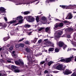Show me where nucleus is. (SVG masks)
I'll list each match as a JSON object with an SVG mask.
<instances>
[{
	"label": "nucleus",
	"mask_w": 76,
	"mask_h": 76,
	"mask_svg": "<svg viewBox=\"0 0 76 76\" xmlns=\"http://www.w3.org/2000/svg\"><path fill=\"white\" fill-rule=\"evenodd\" d=\"M62 34H63V31L59 30L56 31V33L55 34V39H57L60 37V36L59 35H61Z\"/></svg>",
	"instance_id": "1"
},
{
	"label": "nucleus",
	"mask_w": 76,
	"mask_h": 76,
	"mask_svg": "<svg viewBox=\"0 0 76 76\" xmlns=\"http://www.w3.org/2000/svg\"><path fill=\"white\" fill-rule=\"evenodd\" d=\"M43 43L45 45H48V44H50V47H54V44H53L50 41H48V39H46L44 40L43 41Z\"/></svg>",
	"instance_id": "2"
},
{
	"label": "nucleus",
	"mask_w": 76,
	"mask_h": 76,
	"mask_svg": "<svg viewBox=\"0 0 76 76\" xmlns=\"http://www.w3.org/2000/svg\"><path fill=\"white\" fill-rule=\"evenodd\" d=\"M56 69L57 70H64L65 69L64 67L63 68V66L60 64L56 66Z\"/></svg>",
	"instance_id": "3"
},
{
	"label": "nucleus",
	"mask_w": 76,
	"mask_h": 76,
	"mask_svg": "<svg viewBox=\"0 0 76 76\" xmlns=\"http://www.w3.org/2000/svg\"><path fill=\"white\" fill-rule=\"evenodd\" d=\"M73 59H74V57L72 56L70 58L65 59V62L66 63H69V62L71 61L72 60H73Z\"/></svg>",
	"instance_id": "4"
},
{
	"label": "nucleus",
	"mask_w": 76,
	"mask_h": 76,
	"mask_svg": "<svg viewBox=\"0 0 76 76\" xmlns=\"http://www.w3.org/2000/svg\"><path fill=\"white\" fill-rule=\"evenodd\" d=\"M73 16L72 13H69L68 14L67 16L65 18V19H72V18H73Z\"/></svg>",
	"instance_id": "5"
},
{
	"label": "nucleus",
	"mask_w": 76,
	"mask_h": 76,
	"mask_svg": "<svg viewBox=\"0 0 76 76\" xmlns=\"http://www.w3.org/2000/svg\"><path fill=\"white\" fill-rule=\"evenodd\" d=\"M56 20L58 21V22H63V23H64L65 24H66V25H69L70 24V23L69 22L67 21H63V20H60L58 19Z\"/></svg>",
	"instance_id": "6"
},
{
	"label": "nucleus",
	"mask_w": 76,
	"mask_h": 76,
	"mask_svg": "<svg viewBox=\"0 0 76 76\" xmlns=\"http://www.w3.org/2000/svg\"><path fill=\"white\" fill-rule=\"evenodd\" d=\"M41 21L42 23H43V24L46 23L47 24L48 23V24H49V23H48V21H47V20L42 19L41 20Z\"/></svg>",
	"instance_id": "7"
},
{
	"label": "nucleus",
	"mask_w": 76,
	"mask_h": 76,
	"mask_svg": "<svg viewBox=\"0 0 76 76\" xmlns=\"http://www.w3.org/2000/svg\"><path fill=\"white\" fill-rule=\"evenodd\" d=\"M14 72L15 73H19L20 72V70L19 69V67L17 66H16L15 69H14Z\"/></svg>",
	"instance_id": "8"
},
{
	"label": "nucleus",
	"mask_w": 76,
	"mask_h": 76,
	"mask_svg": "<svg viewBox=\"0 0 76 76\" xmlns=\"http://www.w3.org/2000/svg\"><path fill=\"white\" fill-rule=\"evenodd\" d=\"M24 19H35V18L31 16H29L27 17H25Z\"/></svg>",
	"instance_id": "9"
},
{
	"label": "nucleus",
	"mask_w": 76,
	"mask_h": 76,
	"mask_svg": "<svg viewBox=\"0 0 76 76\" xmlns=\"http://www.w3.org/2000/svg\"><path fill=\"white\" fill-rule=\"evenodd\" d=\"M64 43L63 42H59L58 43V45L59 47H62L64 45Z\"/></svg>",
	"instance_id": "10"
},
{
	"label": "nucleus",
	"mask_w": 76,
	"mask_h": 76,
	"mask_svg": "<svg viewBox=\"0 0 76 76\" xmlns=\"http://www.w3.org/2000/svg\"><path fill=\"white\" fill-rule=\"evenodd\" d=\"M15 63L16 64H24L23 62L21 61H20V62L16 61H15Z\"/></svg>",
	"instance_id": "11"
},
{
	"label": "nucleus",
	"mask_w": 76,
	"mask_h": 76,
	"mask_svg": "<svg viewBox=\"0 0 76 76\" xmlns=\"http://www.w3.org/2000/svg\"><path fill=\"white\" fill-rule=\"evenodd\" d=\"M63 73L64 75H69L71 73V72L69 70L66 69L65 72H63Z\"/></svg>",
	"instance_id": "12"
},
{
	"label": "nucleus",
	"mask_w": 76,
	"mask_h": 76,
	"mask_svg": "<svg viewBox=\"0 0 76 76\" xmlns=\"http://www.w3.org/2000/svg\"><path fill=\"white\" fill-rule=\"evenodd\" d=\"M1 73H0V76H1L2 75H4L5 76H7V74H6V72H5L4 71H1Z\"/></svg>",
	"instance_id": "13"
},
{
	"label": "nucleus",
	"mask_w": 76,
	"mask_h": 76,
	"mask_svg": "<svg viewBox=\"0 0 76 76\" xmlns=\"http://www.w3.org/2000/svg\"><path fill=\"white\" fill-rule=\"evenodd\" d=\"M23 19V17L21 16H20L17 18H13L12 19Z\"/></svg>",
	"instance_id": "14"
},
{
	"label": "nucleus",
	"mask_w": 76,
	"mask_h": 76,
	"mask_svg": "<svg viewBox=\"0 0 76 76\" xmlns=\"http://www.w3.org/2000/svg\"><path fill=\"white\" fill-rule=\"evenodd\" d=\"M10 34L11 35H16V31H12L11 33H10Z\"/></svg>",
	"instance_id": "15"
},
{
	"label": "nucleus",
	"mask_w": 76,
	"mask_h": 76,
	"mask_svg": "<svg viewBox=\"0 0 76 76\" xmlns=\"http://www.w3.org/2000/svg\"><path fill=\"white\" fill-rule=\"evenodd\" d=\"M60 7H61L62 8H63L64 9H68V7L66 5H60Z\"/></svg>",
	"instance_id": "16"
},
{
	"label": "nucleus",
	"mask_w": 76,
	"mask_h": 76,
	"mask_svg": "<svg viewBox=\"0 0 76 76\" xmlns=\"http://www.w3.org/2000/svg\"><path fill=\"white\" fill-rule=\"evenodd\" d=\"M59 27L58 23H56L54 25V27L53 29L56 30V28H57V27Z\"/></svg>",
	"instance_id": "17"
},
{
	"label": "nucleus",
	"mask_w": 76,
	"mask_h": 76,
	"mask_svg": "<svg viewBox=\"0 0 76 76\" xmlns=\"http://www.w3.org/2000/svg\"><path fill=\"white\" fill-rule=\"evenodd\" d=\"M50 27H46L45 29V32H48H48L49 31H50Z\"/></svg>",
	"instance_id": "18"
},
{
	"label": "nucleus",
	"mask_w": 76,
	"mask_h": 76,
	"mask_svg": "<svg viewBox=\"0 0 76 76\" xmlns=\"http://www.w3.org/2000/svg\"><path fill=\"white\" fill-rule=\"evenodd\" d=\"M66 30L69 32H72L73 31V29L70 28H67Z\"/></svg>",
	"instance_id": "19"
},
{
	"label": "nucleus",
	"mask_w": 76,
	"mask_h": 76,
	"mask_svg": "<svg viewBox=\"0 0 76 76\" xmlns=\"http://www.w3.org/2000/svg\"><path fill=\"white\" fill-rule=\"evenodd\" d=\"M53 63H54V62L52 61H51L48 62V65L49 66H51V65L52 64H53Z\"/></svg>",
	"instance_id": "20"
},
{
	"label": "nucleus",
	"mask_w": 76,
	"mask_h": 76,
	"mask_svg": "<svg viewBox=\"0 0 76 76\" xmlns=\"http://www.w3.org/2000/svg\"><path fill=\"white\" fill-rule=\"evenodd\" d=\"M0 11H1L2 12H4L5 11V9H4V8L2 7H0Z\"/></svg>",
	"instance_id": "21"
},
{
	"label": "nucleus",
	"mask_w": 76,
	"mask_h": 76,
	"mask_svg": "<svg viewBox=\"0 0 76 76\" xmlns=\"http://www.w3.org/2000/svg\"><path fill=\"white\" fill-rule=\"evenodd\" d=\"M8 23L10 24H13V23H16V20H11L10 22H9Z\"/></svg>",
	"instance_id": "22"
},
{
	"label": "nucleus",
	"mask_w": 76,
	"mask_h": 76,
	"mask_svg": "<svg viewBox=\"0 0 76 76\" xmlns=\"http://www.w3.org/2000/svg\"><path fill=\"white\" fill-rule=\"evenodd\" d=\"M68 7H69L70 8V9H72L73 7H74V6H75V7H76V5H69L68 6H67Z\"/></svg>",
	"instance_id": "23"
},
{
	"label": "nucleus",
	"mask_w": 76,
	"mask_h": 76,
	"mask_svg": "<svg viewBox=\"0 0 76 76\" xmlns=\"http://www.w3.org/2000/svg\"><path fill=\"white\" fill-rule=\"evenodd\" d=\"M26 20L29 22H33L35 21L34 19H27Z\"/></svg>",
	"instance_id": "24"
},
{
	"label": "nucleus",
	"mask_w": 76,
	"mask_h": 76,
	"mask_svg": "<svg viewBox=\"0 0 76 76\" xmlns=\"http://www.w3.org/2000/svg\"><path fill=\"white\" fill-rule=\"evenodd\" d=\"M59 27H62L64 25V24L63 23H58Z\"/></svg>",
	"instance_id": "25"
},
{
	"label": "nucleus",
	"mask_w": 76,
	"mask_h": 76,
	"mask_svg": "<svg viewBox=\"0 0 76 76\" xmlns=\"http://www.w3.org/2000/svg\"><path fill=\"white\" fill-rule=\"evenodd\" d=\"M21 13H23L24 15H28V14H29L30 13V12L29 11H26L24 12L23 13L22 12H21Z\"/></svg>",
	"instance_id": "26"
},
{
	"label": "nucleus",
	"mask_w": 76,
	"mask_h": 76,
	"mask_svg": "<svg viewBox=\"0 0 76 76\" xmlns=\"http://www.w3.org/2000/svg\"><path fill=\"white\" fill-rule=\"evenodd\" d=\"M24 27H25V28H30V27H31V25H29V24H25L24 26Z\"/></svg>",
	"instance_id": "27"
},
{
	"label": "nucleus",
	"mask_w": 76,
	"mask_h": 76,
	"mask_svg": "<svg viewBox=\"0 0 76 76\" xmlns=\"http://www.w3.org/2000/svg\"><path fill=\"white\" fill-rule=\"evenodd\" d=\"M9 38H10L9 36H8V37H6L4 38L3 39L4 41H7V39H8Z\"/></svg>",
	"instance_id": "28"
},
{
	"label": "nucleus",
	"mask_w": 76,
	"mask_h": 76,
	"mask_svg": "<svg viewBox=\"0 0 76 76\" xmlns=\"http://www.w3.org/2000/svg\"><path fill=\"white\" fill-rule=\"evenodd\" d=\"M54 48H49V51H54Z\"/></svg>",
	"instance_id": "29"
},
{
	"label": "nucleus",
	"mask_w": 76,
	"mask_h": 76,
	"mask_svg": "<svg viewBox=\"0 0 76 76\" xmlns=\"http://www.w3.org/2000/svg\"><path fill=\"white\" fill-rule=\"evenodd\" d=\"M50 1L51 2H53V1H55V0H46V2L48 3Z\"/></svg>",
	"instance_id": "30"
},
{
	"label": "nucleus",
	"mask_w": 76,
	"mask_h": 76,
	"mask_svg": "<svg viewBox=\"0 0 76 76\" xmlns=\"http://www.w3.org/2000/svg\"><path fill=\"white\" fill-rule=\"evenodd\" d=\"M14 48V46H13V45H12L10 46V48H9V50H12Z\"/></svg>",
	"instance_id": "31"
},
{
	"label": "nucleus",
	"mask_w": 76,
	"mask_h": 76,
	"mask_svg": "<svg viewBox=\"0 0 76 76\" xmlns=\"http://www.w3.org/2000/svg\"><path fill=\"white\" fill-rule=\"evenodd\" d=\"M23 22V19H20L18 21L19 23H22Z\"/></svg>",
	"instance_id": "32"
},
{
	"label": "nucleus",
	"mask_w": 76,
	"mask_h": 76,
	"mask_svg": "<svg viewBox=\"0 0 76 76\" xmlns=\"http://www.w3.org/2000/svg\"><path fill=\"white\" fill-rule=\"evenodd\" d=\"M16 66L14 65H12L11 66V68L13 70H15V69H16Z\"/></svg>",
	"instance_id": "33"
},
{
	"label": "nucleus",
	"mask_w": 76,
	"mask_h": 76,
	"mask_svg": "<svg viewBox=\"0 0 76 76\" xmlns=\"http://www.w3.org/2000/svg\"><path fill=\"white\" fill-rule=\"evenodd\" d=\"M31 50L28 48H27L26 49V52L27 53H29L30 51Z\"/></svg>",
	"instance_id": "34"
},
{
	"label": "nucleus",
	"mask_w": 76,
	"mask_h": 76,
	"mask_svg": "<svg viewBox=\"0 0 76 76\" xmlns=\"http://www.w3.org/2000/svg\"><path fill=\"white\" fill-rule=\"evenodd\" d=\"M63 49L64 50L66 48V47H67V45L64 44V45H63Z\"/></svg>",
	"instance_id": "35"
},
{
	"label": "nucleus",
	"mask_w": 76,
	"mask_h": 76,
	"mask_svg": "<svg viewBox=\"0 0 76 76\" xmlns=\"http://www.w3.org/2000/svg\"><path fill=\"white\" fill-rule=\"evenodd\" d=\"M45 29V28L41 27L40 29H38L37 31H42V29Z\"/></svg>",
	"instance_id": "36"
},
{
	"label": "nucleus",
	"mask_w": 76,
	"mask_h": 76,
	"mask_svg": "<svg viewBox=\"0 0 76 76\" xmlns=\"http://www.w3.org/2000/svg\"><path fill=\"white\" fill-rule=\"evenodd\" d=\"M27 57L29 61L30 60H31V57L30 56H27Z\"/></svg>",
	"instance_id": "37"
},
{
	"label": "nucleus",
	"mask_w": 76,
	"mask_h": 76,
	"mask_svg": "<svg viewBox=\"0 0 76 76\" xmlns=\"http://www.w3.org/2000/svg\"><path fill=\"white\" fill-rule=\"evenodd\" d=\"M4 48H6V47H4L2 48H0V51L1 50H2V51H4Z\"/></svg>",
	"instance_id": "38"
},
{
	"label": "nucleus",
	"mask_w": 76,
	"mask_h": 76,
	"mask_svg": "<svg viewBox=\"0 0 76 76\" xmlns=\"http://www.w3.org/2000/svg\"><path fill=\"white\" fill-rule=\"evenodd\" d=\"M25 39V38H23L22 39H20L19 40V42H21V41H23V40H24V39Z\"/></svg>",
	"instance_id": "39"
},
{
	"label": "nucleus",
	"mask_w": 76,
	"mask_h": 76,
	"mask_svg": "<svg viewBox=\"0 0 76 76\" xmlns=\"http://www.w3.org/2000/svg\"><path fill=\"white\" fill-rule=\"evenodd\" d=\"M55 51L56 53H58L59 51V50L58 48H56L55 50Z\"/></svg>",
	"instance_id": "40"
},
{
	"label": "nucleus",
	"mask_w": 76,
	"mask_h": 76,
	"mask_svg": "<svg viewBox=\"0 0 76 76\" xmlns=\"http://www.w3.org/2000/svg\"><path fill=\"white\" fill-rule=\"evenodd\" d=\"M20 46V45H19L18 44H17L15 45V47H16V48H18Z\"/></svg>",
	"instance_id": "41"
},
{
	"label": "nucleus",
	"mask_w": 76,
	"mask_h": 76,
	"mask_svg": "<svg viewBox=\"0 0 76 76\" xmlns=\"http://www.w3.org/2000/svg\"><path fill=\"white\" fill-rule=\"evenodd\" d=\"M12 56L13 57H14V58H16L17 56H16V54L13 55Z\"/></svg>",
	"instance_id": "42"
},
{
	"label": "nucleus",
	"mask_w": 76,
	"mask_h": 76,
	"mask_svg": "<svg viewBox=\"0 0 76 76\" xmlns=\"http://www.w3.org/2000/svg\"><path fill=\"white\" fill-rule=\"evenodd\" d=\"M15 54H16V51H13L12 55Z\"/></svg>",
	"instance_id": "43"
},
{
	"label": "nucleus",
	"mask_w": 76,
	"mask_h": 76,
	"mask_svg": "<svg viewBox=\"0 0 76 76\" xmlns=\"http://www.w3.org/2000/svg\"><path fill=\"white\" fill-rule=\"evenodd\" d=\"M20 46L21 47H24V44H20Z\"/></svg>",
	"instance_id": "44"
},
{
	"label": "nucleus",
	"mask_w": 76,
	"mask_h": 76,
	"mask_svg": "<svg viewBox=\"0 0 76 76\" xmlns=\"http://www.w3.org/2000/svg\"><path fill=\"white\" fill-rule=\"evenodd\" d=\"M23 3L22 2H20V3H18L17 4H16V5H20V4H22Z\"/></svg>",
	"instance_id": "45"
},
{
	"label": "nucleus",
	"mask_w": 76,
	"mask_h": 76,
	"mask_svg": "<svg viewBox=\"0 0 76 76\" xmlns=\"http://www.w3.org/2000/svg\"><path fill=\"white\" fill-rule=\"evenodd\" d=\"M35 17L36 18V19H39V16H36Z\"/></svg>",
	"instance_id": "46"
},
{
	"label": "nucleus",
	"mask_w": 76,
	"mask_h": 76,
	"mask_svg": "<svg viewBox=\"0 0 76 76\" xmlns=\"http://www.w3.org/2000/svg\"><path fill=\"white\" fill-rule=\"evenodd\" d=\"M42 19H47V18L43 16L42 17Z\"/></svg>",
	"instance_id": "47"
},
{
	"label": "nucleus",
	"mask_w": 76,
	"mask_h": 76,
	"mask_svg": "<svg viewBox=\"0 0 76 76\" xmlns=\"http://www.w3.org/2000/svg\"><path fill=\"white\" fill-rule=\"evenodd\" d=\"M71 76H76V73L74 72L71 75Z\"/></svg>",
	"instance_id": "48"
},
{
	"label": "nucleus",
	"mask_w": 76,
	"mask_h": 76,
	"mask_svg": "<svg viewBox=\"0 0 76 76\" xmlns=\"http://www.w3.org/2000/svg\"><path fill=\"white\" fill-rule=\"evenodd\" d=\"M25 44H29V41H26L25 42Z\"/></svg>",
	"instance_id": "49"
},
{
	"label": "nucleus",
	"mask_w": 76,
	"mask_h": 76,
	"mask_svg": "<svg viewBox=\"0 0 76 76\" xmlns=\"http://www.w3.org/2000/svg\"><path fill=\"white\" fill-rule=\"evenodd\" d=\"M44 73L45 74L48 73V71L47 70H45L44 72Z\"/></svg>",
	"instance_id": "50"
},
{
	"label": "nucleus",
	"mask_w": 76,
	"mask_h": 76,
	"mask_svg": "<svg viewBox=\"0 0 76 76\" xmlns=\"http://www.w3.org/2000/svg\"><path fill=\"white\" fill-rule=\"evenodd\" d=\"M61 61H65V62H66V59H61Z\"/></svg>",
	"instance_id": "51"
},
{
	"label": "nucleus",
	"mask_w": 76,
	"mask_h": 76,
	"mask_svg": "<svg viewBox=\"0 0 76 76\" xmlns=\"http://www.w3.org/2000/svg\"><path fill=\"white\" fill-rule=\"evenodd\" d=\"M7 63H11V61L8 60L7 61Z\"/></svg>",
	"instance_id": "52"
},
{
	"label": "nucleus",
	"mask_w": 76,
	"mask_h": 76,
	"mask_svg": "<svg viewBox=\"0 0 76 76\" xmlns=\"http://www.w3.org/2000/svg\"><path fill=\"white\" fill-rule=\"evenodd\" d=\"M32 31H30L28 33V35H31V34H32Z\"/></svg>",
	"instance_id": "53"
},
{
	"label": "nucleus",
	"mask_w": 76,
	"mask_h": 76,
	"mask_svg": "<svg viewBox=\"0 0 76 76\" xmlns=\"http://www.w3.org/2000/svg\"><path fill=\"white\" fill-rule=\"evenodd\" d=\"M41 39H40L38 41V44H40L41 42Z\"/></svg>",
	"instance_id": "54"
},
{
	"label": "nucleus",
	"mask_w": 76,
	"mask_h": 76,
	"mask_svg": "<svg viewBox=\"0 0 76 76\" xmlns=\"http://www.w3.org/2000/svg\"><path fill=\"white\" fill-rule=\"evenodd\" d=\"M45 63V61H42L40 62V64H44V63Z\"/></svg>",
	"instance_id": "55"
},
{
	"label": "nucleus",
	"mask_w": 76,
	"mask_h": 76,
	"mask_svg": "<svg viewBox=\"0 0 76 76\" xmlns=\"http://www.w3.org/2000/svg\"><path fill=\"white\" fill-rule=\"evenodd\" d=\"M67 38H71V36H70V35H67Z\"/></svg>",
	"instance_id": "56"
},
{
	"label": "nucleus",
	"mask_w": 76,
	"mask_h": 76,
	"mask_svg": "<svg viewBox=\"0 0 76 76\" xmlns=\"http://www.w3.org/2000/svg\"><path fill=\"white\" fill-rule=\"evenodd\" d=\"M36 20L37 22H39V21H40V20L39 19H36Z\"/></svg>",
	"instance_id": "57"
},
{
	"label": "nucleus",
	"mask_w": 76,
	"mask_h": 76,
	"mask_svg": "<svg viewBox=\"0 0 76 76\" xmlns=\"http://www.w3.org/2000/svg\"><path fill=\"white\" fill-rule=\"evenodd\" d=\"M10 44H7V47H10Z\"/></svg>",
	"instance_id": "58"
},
{
	"label": "nucleus",
	"mask_w": 76,
	"mask_h": 76,
	"mask_svg": "<svg viewBox=\"0 0 76 76\" xmlns=\"http://www.w3.org/2000/svg\"><path fill=\"white\" fill-rule=\"evenodd\" d=\"M1 63H3V62H4V61L3 59H1Z\"/></svg>",
	"instance_id": "59"
},
{
	"label": "nucleus",
	"mask_w": 76,
	"mask_h": 76,
	"mask_svg": "<svg viewBox=\"0 0 76 76\" xmlns=\"http://www.w3.org/2000/svg\"><path fill=\"white\" fill-rule=\"evenodd\" d=\"M0 26H3V24L2 23H0Z\"/></svg>",
	"instance_id": "60"
},
{
	"label": "nucleus",
	"mask_w": 76,
	"mask_h": 76,
	"mask_svg": "<svg viewBox=\"0 0 76 76\" xmlns=\"http://www.w3.org/2000/svg\"><path fill=\"white\" fill-rule=\"evenodd\" d=\"M49 17L50 18H49V19H51V18H52V17H50L51 16V15H49Z\"/></svg>",
	"instance_id": "61"
},
{
	"label": "nucleus",
	"mask_w": 76,
	"mask_h": 76,
	"mask_svg": "<svg viewBox=\"0 0 76 76\" xmlns=\"http://www.w3.org/2000/svg\"><path fill=\"white\" fill-rule=\"evenodd\" d=\"M58 71H54V72L55 73H58Z\"/></svg>",
	"instance_id": "62"
},
{
	"label": "nucleus",
	"mask_w": 76,
	"mask_h": 76,
	"mask_svg": "<svg viewBox=\"0 0 76 76\" xmlns=\"http://www.w3.org/2000/svg\"><path fill=\"white\" fill-rule=\"evenodd\" d=\"M72 50H74V51H76V49L75 48H72Z\"/></svg>",
	"instance_id": "63"
},
{
	"label": "nucleus",
	"mask_w": 76,
	"mask_h": 76,
	"mask_svg": "<svg viewBox=\"0 0 76 76\" xmlns=\"http://www.w3.org/2000/svg\"><path fill=\"white\" fill-rule=\"evenodd\" d=\"M3 56H4V55H2V54H1V57H2L3 58Z\"/></svg>",
	"instance_id": "64"
}]
</instances>
